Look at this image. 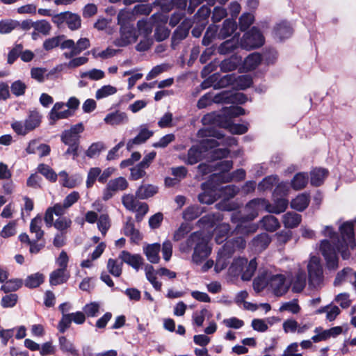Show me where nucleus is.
Returning a JSON list of instances; mask_svg holds the SVG:
<instances>
[{"instance_id": "6e6d98bb", "label": "nucleus", "mask_w": 356, "mask_h": 356, "mask_svg": "<svg viewBox=\"0 0 356 356\" xmlns=\"http://www.w3.org/2000/svg\"><path fill=\"white\" fill-rule=\"evenodd\" d=\"M41 122V116L38 112L33 111L31 112L29 117L25 120V125L26 127V129L29 131L34 129L37 127L39 126Z\"/></svg>"}, {"instance_id": "c03bdc74", "label": "nucleus", "mask_w": 356, "mask_h": 356, "mask_svg": "<svg viewBox=\"0 0 356 356\" xmlns=\"http://www.w3.org/2000/svg\"><path fill=\"white\" fill-rule=\"evenodd\" d=\"M292 284V290L296 293L301 292L306 285V275L302 271L298 272L293 281H289Z\"/></svg>"}, {"instance_id": "58836bf2", "label": "nucleus", "mask_w": 356, "mask_h": 356, "mask_svg": "<svg viewBox=\"0 0 356 356\" xmlns=\"http://www.w3.org/2000/svg\"><path fill=\"white\" fill-rule=\"evenodd\" d=\"M263 60L262 56L258 53L250 54L243 61V68L247 71L254 70Z\"/></svg>"}, {"instance_id": "dca6fc26", "label": "nucleus", "mask_w": 356, "mask_h": 356, "mask_svg": "<svg viewBox=\"0 0 356 356\" xmlns=\"http://www.w3.org/2000/svg\"><path fill=\"white\" fill-rule=\"evenodd\" d=\"M153 135V131L149 130L146 125H141L139 128L138 134L134 138L130 139L127 143V149L131 151L134 145L144 143Z\"/></svg>"}, {"instance_id": "13d9d810", "label": "nucleus", "mask_w": 356, "mask_h": 356, "mask_svg": "<svg viewBox=\"0 0 356 356\" xmlns=\"http://www.w3.org/2000/svg\"><path fill=\"white\" fill-rule=\"evenodd\" d=\"M64 38V35H58L47 39L46 40H44L43 43V48L46 51H50L57 47H60V48L61 49L63 41L65 40Z\"/></svg>"}, {"instance_id": "09e8293b", "label": "nucleus", "mask_w": 356, "mask_h": 356, "mask_svg": "<svg viewBox=\"0 0 356 356\" xmlns=\"http://www.w3.org/2000/svg\"><path fill=\"white\" fill-rule=\"evenodd\" d=\"M238 46V40L233 38L230 40H227L223 42L218 49L219 54L225 55L231 53L236 49Z\"/></svg>"}, {"instance_id": "f03ea898", "label": "nucleus", "mask_w": 356, "mask_h": 356, "mask_svg": "<svg viewBox=\"0 0 356 356\" xmlns=\"http://www.w3.org/2000/svg\"><path fill=\"white\" fill-rule=\"evenodd\" d=\"M192 247H193V252L191 261L197 266L202 264L212 251L208 238L199 232L192 233L184 243L180 244L179 250L181 252L188 253Z\"/></svg>"}, {"instance_id": "4be33fe9", "label": "nucleus", "mask_w": 356, "mask_h": 356, "mask_svg": "<svg viewBox=\"0 0 356 356\" xmlns=\"http://www.w3.org/2000/svg\"><path fill=\"white\" fill-rule=\"evenodd\" d=\"M161 245L159 243L149 244L143 248V252L147 260L152 264H157L160 261L159 252Z\"/></svg>"}, {"instance_id": "2f4dec72", "label": "nucleus", "mask_w": 356, "mask_h": 356, "mask_svg": "<svg viewBox=\"0 0 356 356\" xmlns=\"http://www.w3.org/2000/svg\"><path fill=\"white\" fill-rule=\"evenodd\" d=\"M50 147L46 144H40L35 140L29 143L26 151L28 154H35L38 152L40 156H47L50 152Z\"/></svg>"}, {"instance_id": "a19ab883", "label": "nucleus", "mask_w": 356, "mask_h": 356, "mask_svg": "<svg viewBox=\"0 0 356 356\" xmlns=\"http://www.w3.org/2000/svg\"><path fill=\"white\" fill-rule=\"evenodd\" d=\"M230 227L227 223L219 225L215 229V241L217 243H223L228 237Z\"/></svg>"}, {"instance_id": "3c124183", "label": "nucleus", "mask_w": 356, "mask_h": 356, "mask_svg": "<svg viewBox=\"0 0 356 356\" xmlns=\"http://www.w3.org/2000/svg\"><path fill=\"white\" fill-rule=\"evenodd\" d=\"M44 277L40 273L29 275L24 280V285L28 288H36L44 282Z\"/></svg>"}, {"instance_id": "49530a36", "label": "nucleus", "mask_w": 356, "mask_h": 356, "mask_svg": "<svg viewBox=\"0 0 356 356\" xmlns=\"http://www.w3.org/2000/svg\"><path fill=\"white\" fill-rule=\"evenodd\" d=\"M19 26V22L6 19L0 21V34H8Z\"/></svg>"}, {"instance_id": "f3484780", "label": "nucleus", "mask_w": 356, "mask_h": 356, "mask_svg": "<svg viewBox=\"0 0 356 356\" xmlns=\"http://www.w3.org/2000/svg\"><path fill=\"white\" fill-rule=\"evenodd\" d=\"M202 149L201 145H193L188 149L187 155L182 156L181 159L188 165H194L203 157Z\"/></svg>"}, {"instance_id": "20e7f679", "label": "nucleus", "mask_w": 356, "mask_h": 356, "mask_svg": "<svg viewBox=\"0 0 356 356\" xmlns=\"http://www.w3.org/2000/svg\"><path fill=\"white\" fill-rule=\"evenodd\" d=\"M204 125L218 126L221 127H229V131L233 134H243L248 129V124H229L223 114L216 112L208 113L202 119Z\"/></svg>"}, {"instance_id": "7c9ffc66", "label": "nucleus", "mask_w": 356, "mask_h": 356, "mask_svg": "<svg viewBox=\"0 0 356 356\" xmlns=\"http://www.w3.org/2000/svg\"><path fill=\"white\" fill-rule=\"evenodd\" d=\"M158 193V187L152 184H143L137 189L136 195L141 200L148 199Z\"/></svg>"}, {"instance_id": "e2e57ef3", "label": "nucleus", "mask_w": 356, "mask_h": 356, "mask_svg": "<svg viewBox=\"0 0 356 356\" xmlns=\"http://www.w3.org/2000/svg\"><path fill=\"white\" fill-rule=\"evenodd\" d=\"M117 91L118 90L115 87L111 85H105L96 91L95 97L97 99H104L115 94Z\"/></svg>"}, {"instance_id": "de8ad7c7", "label": "nucleus", "mask_w": 356, "mask_h": 356, "mask_svg": "<svg viewBox=\"0 0 356 356\" xmlns=\"http://www.w3.org/2000/svg\"><path fill=\"white\" fill-rule=\"evenodd\" d=\"M42 224V220L40 216H36L31 221L30 232L31 233L35 234L36 241L40 240L44 235V232L41 229Z\"/></svg>"}, {"instance_id": "774afa93", "label": "nucleus", "mask_w": 356, "mask_h": 356, "mask_svg": "<svg viewBox=\"0 0 356 356\" xmlns=\"http://www.w3.org/2000/svg\"><path fill=\"white\" fill-rule=\"evenodd\" d=\"M66 24L70 29L74 31L80 28L81 20L78 15L67 12Z\"/></svg>"}, {"instance_id": "393cba45", "label": "nucleus", "mask_w": 356, "mask_h": 356, "mask_svg": "<svg viewBox=\"0 0 356 356\" xmlns=\"http://www.w3.org/2000/svg\"><path fill=\"white\" fill-rule=\"evenodd\" d=\"M271 241V238L266 233L257 235L252 241V247L256 252H261L265 250Z\"/></svg>"}, {"instance_id": "6ab92c4d", "label": "nucleus", "mask_w": 356, "mask_h": 356, "mask_svg": "<svg viewBox=\"0 0 356 356\" xmlns=\"http://www.w3.org/2000/svg\"><path fill=\"white\" fill-rule=\"evenodd\" d=\"M68 209L67 207H64V204L56 203L53 207H49L44 215V222L47 227H51L53 225L54 214L58 216L62 217Z\"/></svg>"}, {"instance_id": "a878e982", "label": "nucleus", "mask_w": 356, "mask_h": 356, "mask_svg": "<svg viewBox=\"0 0 356 356\" xmlns=\"http://www.w3.org/2000/svg\"><path fill=\"white\" fill-rule=\"evenodd\" d=\"M241 63L242 58L241 56L233 55L220 63V70L223 72L235 70Z\"/></svg>"}, {"instance_id": "5fc2aeb1", "label": "nucleus", "mask_w": 356, "mask_h": 356, "mask_svg": "<svg viewBox=\"0 0 356 356\" xmlns=\"http://www.w3.org/2000/svg\"><path fill=\"white\" fill-rule=\"evenodd\" d=\"M138 35H143V38L149 37L153 29L152 22L150 20H139L137 23Z\"/></svg>"}, {"instance_id": "0eeeda50", "label": "nucleus", "mask_w": 356, "mask_h": 356, "mask_svg": "<svg viewBox=\"0 0 356 356\" xmlns=\"http://www.w3.org/2000/svg\"><path fill=\"white\" fill-rule=\"evenodd\" d=\"M264 44V37L256 26H253L249 31L246 32L240 42V46L245 49L258 48Z\"/></svg>"}, {"instance_id": "7ed1b4c3", "label": "nucleus", "mask_w": 356, "mask_h": 356, "mask_svg": "<svg viewBox=\"0 0 356 356\" xmlns=\"http://www.w3.org/2000/svg\"><path fill=\"white\" fill-rule=\"evenodd\" d=\"M290 285L291 282L286 280L284 275L273 274L268 271L260 273L253 282V288L257 292L267 288L276 296L284 295Z\"/></svg>"}, {"instance_id": "ea45409f", "label": "nucleus", "mask_w": 356, "mask_h": 356, "mask_svg": "<svg viewBox=\"0 0 356 356\" xmlns=\"http://www.w3.org/2000/svg\"><path fill=\"white\" fill-rule=\"evenodd\" d=\"M279 178L277 175H270L264 178L257 186L258 191L264 192L271 190L278 183Z\"/></svg>"}, {"instance_id": "8fccbe9b", "label": "nucleus", "mask_w": 356, "mask_h": 356, "mask_svg": "<svg viewBox=\"0 0 356 356\" xmlns=\"http://www.w3.org/2000/svg\"><path fill=\"white\" fill-rule=\"evenodd\" d=\"M146 278L152 284L156 291H161L162 283L157 281L154 267L149 264H147L145 267Z\"/></svg>"}, {"instance_id": "a211bd4d", "label": "nucleus", "mask_w": 356, "mask_h": 356, "mask_svg": "<svg viewBox=\"0 0 356 356\" xmlns=\"http://www.w3.org/2000/svg\"><path fill=\"white\" fill-rule=\"evenodd\" d=\"M273 204L267 200L266 211L279 214L284 212L288 207L289 201L286 197H273Z\"/></svg>"}, {"instance_id": "603ef678", "label": "nucleus", "mask_w": 356, "mask_h": 356, "mask_svg": "<svg viewBox=\"0 0 356 356\" xmlns=\"http://www.w3.org/2000/svg\"><path fill=\"white\" fill-rule=\"evenodd\" d=\"M257 264L255 259H251L249 263L247 261V264L245 265L241 275L242 280H250L257 269Z\"/></svg>"}, {"instance_id": "79ce46f5", "label": "nucleus", "mask_w": 356, "mask_h": 356, "mask_svg": "<svg viewBox=\"0 0 356 356\" xmlns=\"http://www.w3.org/2000/svg\"><path fill=\"white\" fill-rule=\"evenodd\" d=\"M222 219V214L219 212L216 213H209L202 217L198 223L200 226L213 227L216 222H220Z\"/></svg>"}, {"instance_id": "cd10ccee", "label": "nucleus", "mask_w": 356, "mask_h": 356, "mask_svg": "<svg viewBox=\"0 0 356 356\" xmlns=\"http://www.w3.org/2000/svg\"><path fill=\"white\" fill-rule=\"evenodd\" d=\"M191 26L190 22H184L177 28L172 38L173 44H178L188 35Z\"/></svg>"}, {"instance_id": "864d4df0", "label": "nucleus", "mask_w": 356, "mask_h": 356, "mask_svg": "<svg viewBox=\"0 0 356 356\" xmlns=\"http://www.w3.org/2000/svg\"><path fill=\"white\" fill-rule=\"evenodd\" d=\"M245 171L243 169H238L232 173L222 175V182L240 181L245 178Z\"/></svg>"}, {"instance_id": "f704fd0d", "label": "nucleus", "mask_w": 356, "mask_h": 356, "mask_svg": "<svg viewBox=\"0 0 356 356\" xmlns=\"http://www.w3.org/2000/svg\"><path fill=\"white\" fill-rule=\"evenodd\" d=\"M261 227L268 232H275L280 227V224L277 218L271 215L264 216L261 220Z\"/></svg>"}, {"instance_id": "9d476101", "label": "nucleus", "mask_w": 356, "mask_h": 356, "mask_svg": "<svg viewBox=\"0 0 356 356\" xmlns=\"http://www.w3.org/2000/svg\"><path fill=\"white\" fill-rule=\"evenodd\" d=\"M138 37V35L134 25H124L120 26L119 37L114 40L113 44L116 47H124L135 42Z\"/></svg>"}, {"instance_id": "2eb2a0df", "label": "nucleus", "mask_w": 356, "mask_h": 356, "mask_svg": "<svg viewBox=\"0 0 356 356\" xmlns=\"http://www.w3.org/2000/svg\"><path fill=\"white\" fill-rule=\"evenodd\" d=\"M65 106L63 102H56L54 105L49 113L50 124H53L58 120L66 119L73 115L70 109L63 110Z\"/></svg>"}, {"instance_id": "aec40b11", "label": "nucleus", "mask_w": 356, "mask_h": 356, "mask_svg": "<svg viewBox=\"0 0 356 356\" xmlns=\"http://www.w3.org/2000/svg\"><path fill=\"white\" fill-rule=\"evenodd\" d=\"M119 258L122 261V263L127 264L136 270H139L143 262V259L140 254H132L126 250L121 252Z\"/></svg>"}, {"instance_id": "a18cd8bd", "label": "nucleus", "mask_w": 356, "mask_h": 356, "mask_svg": "<svg viewBox=\"0 0 356 356\" xmlns=\"http://www.w3.org/2000/svg\"><path fill=\"white\" fill-rule=\"evenodd\" d=\"M308 183V175L305 172L297 173L291 180V187L295 190L304 188Z\"/></svg>"}, {"instance_id": "6e6552de", "label": "nucleus", "mask_w": 356, "mask_h": 356, "mask_svg": "<svg viewBox=\"0 0 356 356\" xmlns=\"http://www.w3.org/2000/svg\"><path fill=\"white\" fill-rule=\"evenodd\" d=\"M309 283L313 287L318 286L323 281V268L318 257L312 256L307 265Z\"/></svg>"}, {"instance_id": "1a4fd4ad", "label": "nucleus", "mask_w": 356, "mask_h": 356, "mask_svg": "<svg viewBox=\"0 0 356 356\" xmlns=\"http://www.w3.org/2000/svg\"><path fill=\"white\" fill-rule=\"evenodd\" d=\"M128 186L129 183L123 177H119L109 180L102 191V200L104 201L109 200L115 193L126 190Z\"/></svg>"}, {"instance_id": "4d7b16f0", "label": "nucleus", "mask_w": 356, "mask_h": 356, "mask_svg": "<svg viewBox=\"0 0 356 356\" xmlns=\"http://www.w3.org/2000/svg\"><path fill=\"white\" fill-rule=\"evenodd\" d=\"M202 212V210L197 205H192L187 207L183 212V218L185 220L191 221L197 218Z\"/></svg>"}, {"instance_id": "412c9836", "label": "nucleus", "mask_w": 356, "mask_h": 356, "mask_svg": "<svg viewBox=\"0 0 356 356\" xmlns=\"http://www.w3.org/2000/svg\"><path fill=\"white\" fill-rule=\"evenodd\" d=\"M216 137L218 140H222L221 142H218L216 139L213 138H209V139H205L202 141V146L204 147H209L213 148L216 146H218L221 143H223L228 146H232L233 145L236 144V139L234 137H227L226 138H223V135L219 132H217Z\"/></svg>"}, {"instance_id": "bb28decb", "label": "nucleus", "mask_w": 356, "mask_h": 356, "mask_svg": "<svg viewBox=\"0 0 356 356\" xmlns=\"http://www.w3.org/2000/svg\"><path fill=\"white\" fill-rule=\"evenodd\" d=\"M69 277L70 275L66 270L58 268L50 274L49 283L51 286L59 285L66 282Z\"/></svg>"}, {"instance_id": "c85d7f7f", "label": "nucleus", "mask_w": 356, "mask_h": 356, "mask_svg": "<svg viewBox=\"0 0 356 356\" xmlns=\"http://www.w3.org/2000/svg\"><path fill=\"white\" fill-rule=\"evenodd\" d=\"M275 37L282 40L289 38L292 34V29L286 22H282L277 24L274 30Z\"/></svg>"}, {"instance_id": "423d86ee", "label": "nucleus", "mask_w": 356, "mask_h": 356, "mask_svg": "<svg viewBox=\"0 0 356 356\" xmlns=\"http://www.w3.org/2000/svg\"><path fill=\"white\" fill-rule=\"evenodd\" d=\"M90 47V42L86 38H81L75 42L72 39H66L63 41L61 49H70V51H66L63 54V56L65 59L72 58L82 51L88 49Z\"/></svg>"}, {"instance_id": "473e14b6", "label": "nucleus", "mask_w": 356, "mask_h": 356, "mask_svg": "<svg viewBox=\"0 0 356 356\" xmlns=\"http://www.w3.org/2000/svg\"><path fill=\"white\" fill-rule=\"evenodd\" d=\"M309 203V195L307 193H302L292 200L291 207L295 210L302 211L308 207Z\"/></svg>"}, {"instance_id": "c9c22d12", "label": "nucleus", "mask_w": 356, "mask_h": 356, "mask_svg": "<svg viewBox=\"0 0 356 356\" xmlns=\"http://www.w3.org/2000/svg\"><path fill=\"white\" fill-rule=\"evenodd\" d=\"M247 264V259L245 258L234 259L229 268V274L232 277H238L242 275L245 265Z\"/></svg>"}, {"instance_id": "bf43d9fd", "label": "nucleus", "mask_w": 356, "mask_h": 356, "mask_svg": "<svg viewBox=\"0 0 356 356\" xmlns=\"http://www.w3.org/2000/svg\"><path fill=\"white\" fill-rule=\"evenodd\" d=\"M122 261L109 259L107 262L108 272L115 277H119L122 274Z\"/></svg>"}, {"instance_id": "f257e3e1", "label": "nucleus", "mask_w": 356, "mask_h": 356, "mask_svg": "<svg viewBox=\"0 0 356 356\" xmlns=\"http://www.w3.org/2000/svg\"><path fill=\"white\" fill-rule=\"evenodd\" d=\"M356 219L348 220L342 223L339 227L340 237H338L337 232L332 226H325L321 231V234L328 237L332 242L337 243L333 245L328 239L321 240L319 245V250L323 256L327 268L329 270H334L339 266V258L337 250L341 253L343 259H347L350 256V251L356 248V240L355 236L354 227Z\"/></svg>"}, {"instance_id": "37998d69", "label": "nucleus", "mask_w": 356, "mask_h": 356, "mask_svg": "<svg viewBox=\"0 0 356 356\" xmlns=\"http://www.w3.org/2000/svg\"><path fill=\"white\" fill-rule=\"evenodd\" d=\"M137 196L131 193H125L122 196V203L123 206L129 211H134L136 210L138 203Z\"/></svg>"}, {"instance_id": "052dcab7", "label": "nucleus", "mask_w": 356, "mask_h": 356, "mask_svg": "<svg viewBox=\"0 0 356 356\" xmlns=\"http://www.w3.org/2000/svg\"><path fill=\"white\" fill-rule=\"evenodd\" d=\"M81 78H88L92 81H98L102 79L105 76L104 71L99 69H92L88 71L80 72Z\"/></svg>"}, {"instance_id": "4c0bfd02", "label": "nucleus", "mask_w": 356, "mask_h": 356, "mask_svg": "<svg viewBox=\"0 0 356 356\" xmlns=\"http://www.w3.org/2000/svg\"><path fill=\"white\" fill-rule=\"evenodd\" d=\"M58 343L61 351L64 353H68L74 356H79V351L75 348L74 343L68 340L65 337H59Z\"/></svg>"}, {"instance_id": "72a5a7b5", "label": "nucleus", "mask_w": 356, "mask_h": 356, "mask_svg": "<svg viewBox=\"0 0 356 356\" xmlns=\"http://www.w3.org/2000/svg\"><path fill=\"white\" fill-rule=\"evenodd\" d=\"M236 23L234 19H227L224 21L222 26L218 33V38L225 39L230 36L236 29Z\"/></svg>"}, {"instance_id": "0e129e2a", "label": "nucleus", "mask_w": 356, "mask_h": 356, "mask_svg": "<svg viewBox=\"0 0 356 356\" xmlns=\"http://www.w3.org/2000/svg\"><path fill=\"white\" fill-rule=\"evenodd\" d=\"M33 29L38 33H42L44 35H47L50 33L51 26L46 19H41L34 22Z\"/></svg>"}, {"instance_id": "4468645a", "label": "nucleus", "mask_w": 356, "mask_h": 356, "mask_svg": "<svg viewBox=\"0 0 356 356\" xmlns=\"http://www.w3.org/2000/svg\"><path fill=\"white\" fill-rule=\"evenodd\" d=\"M312 327V323H299L293 318H289L283 322L282 327L285 333H297L302 334Z\"/></svg>"}, {"instance_id": "69168bd1", "label": "nucleus", "mask_w": 356, "mask_h": 356, "mask_svg": "<svg viewBox=\"0 0 356 356\" xmlns=\"http://www.w3.org/2000/svg\"><path fill=\"white\" fill-rule=\"evenodd\" d=\"M22 280L19 279L10 280L6 281L1 287L5 293L15 291L22 286Z\"/></svg>"}, {"instance_id": "5701e85b", "label": "nucleus", "mask_w": 356, "mask_h": 356, "mask_svg": "<svg viewBox=\"0 0 356 356\" xmlns=\"http://www.w3.org/2000/svg\"><path fill=\"white\" fill-rule=\"evenodd\" d=\"M210 184L203 183L202 184V189L204 191L198 196V200L201 203L211 204L216 200V191L211 188H209Z\"/></svg>"}, {"instance_id": "f8f14e48", "label": "nucleus", "mask_w": 356, "mask_h": 356, "mask_svg": "<svg viewBox=\"0 0 356 356\" xmlns=\"http://www.w3.org/2000/svg\"><path fill=\"white\" fill-rule=\"evenodd\" d=\"M232 254L233 250L230 249L229 243H225L222 248L218 250L214 266V270L216 273H220L227 268Z\"/></svg>"}, {"instance_id": "ddd939ff", "label": "nucleus", "mask_w": 356, "mask_h": 356, "mask_svg": "<svg viewBox=\"0 0 356 356\" xmlns=\"http://www.w3.org/2000/svg\"><path fill=\"white\" fill-rule=\"evenodd\" d=\"M84 130L83 123L73 125L70 129L65 130L61 134V140L65 145H79V134Z\"/></svg>"}, {"instance_id": "39448f33", "label": "nucleus", "mask_w": 356, "mask_h": 356, "mask_svg": "<svg viewBox=\"0 0 356 356\" xmlns=\"http://www.w3.org/2000/svg\"><path fill=\"white\" fill-rule=\"evenodd\" d=\"M267 200L265 198H254L248 202L245 207V215L240 218L242 221H251L257 217L259 213L263 210L266 211ZM238 214L233 213L231 219L236 222L239 218Z\"/></svg>"}, {"instance_id": "e433bc0d", "label": "nucleus", "mask_w": 356, "mask_h": 356, "mask_svg": "<svg viewBox=\"0 0 356 356\" xmlns=\"http://www.w3.org/2000/svg\"><path fill=\"white\" fill-rule=\"evenodd\" d=\"M282 222L285 227L294 228L301 222V216L295 212H288L283 215Z\"/></svg>"}, {"instance_id": "680f3d73", "label": "nucleus", "mask_w": 356, "mask_h": 356, "mask_svg": "<svg viewBox=\"0 0 356 356\" xmlns=\"http://www.w3.org/2000/svg\"><path fill=\"white\" fill-rule=\"evenodd\" d=\"M38 171L48 180L54 182L57 179V174L49 165L42 163L38 167Z\"/></svg>"}, {"instance_id": "338daca9", "label": "nucleus", "mask_w": 356, "mask_h": 356, "mask_svg": "<svg viewBox=\"0 0 356 356\" xmlns=\"http://www.w3.org/2000/svg\"><path fill=\"white\" fill-rule=\"evenodd\" d=\"M252 84V79L248 75L235 76V81L234 87H237L239 89L244 90L249 88Z\"/></svg>"}, {"instance_id": "b1692460", "label": "nucleus", "mask_w": 356, "mask_h": 356, "mask_svg": "<svg viewBox=\"0 0 356 356\" xmlns=\"http://www.w3.org/2000/svg\"><path fill=\"white\" fill-rule=\"evenodd\" d=\"M127 115L124 112L115 111L108 113L104 118V122L110 125L115 126L127 123Z\"/></svg>"}, {"instance_id": "9b49d317", "label": "nucleus", "mask_w": 356, "mask_h": 356, "mask_svg": "<svg viewBox=\"0 0 356 356\" xmlns=\"http://www.w3.org/2000/svg\"><path fill=\"white\" fill-rule=\"evenodd\" d=\"M230 95L227 91H223L219 94L214 95L213 92H208L203 95L197 102V106L202 109L214 103H229Z\"/></svg>"}, {"instance_id": "c756f323", "label": "nucleus", "mask_w": 356, "mask_h": 356, "mask_svg": "<svg viewBox=\"0 0 356 356\" xmlns=\"http://www.w3.org/2000/svg\"><path fill=\"white\" fill-rule=\"evenodd\" d=\"M328 175V171L324 168H314L310 172V182L312 186H321Z\"/></svg>"}]
</instances>
